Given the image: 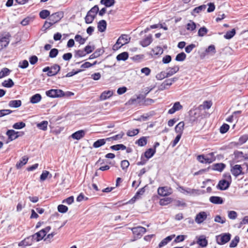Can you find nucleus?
<instances>
[{"label":"nucleus","instance_id":"obj_10","mask_svg":"<svg viewBox=\"0 0 248 248\" xmlns=\"http://www.w3.org/2000/svg\"><path fill=\"white\" fill-rule=\"evenodd\" d=\"M63 13L62 12H56L50 15L48 20L50 21L52 24H55L58 22L63 17Z\"/></svg>","mask_w":248,"mask_h":248},{"label":"nucleus","instance_id":"obj_24","mask_svg":"<svg viewBox=\"0 0 248 248\" xmlns=\"http://www.w3.org/2000/svg\"><path fill=\"white\" fill-rule=\"evenodd\" d=\"M208 156L205 157L204 156V163L210 164L216 160V157L214 155V153L211 152L207 155Z\"/></svg>","mask_w":248,"mask_h":248},{"label":"nucleus","instance_id":"obj_64","mask_svg":"<svg viewBox=\"0 0 248 248\" xmlns=\"http://www.w3.org/2000/svg\"><path fill=\"white\" fill-rule=\"evenodd\" d=\"M58 54V50L56 48L51 49L49 52V57L52 58H55Z\"/></svg>","mask_w":248,"mask_h":248},{"label":"nucleus","instance_id":"obj_62","mask_svg":"<svg viewBox=\"0 0 248 248\" xmlns=\"http://www.w3.org/2000/svg\"><path fill=\"white\" fill-rule=\"evenodd\" d=\"M248 140V135H244L241 136L239 139V143L240 144H243L247 142Z\"/></svg>","mask_w":248,"mask_h":248},{"label":"nucleus","instance_id":"obj_35","mask_svg":"<svg viewBox=\"0 0 248 248\" xmlns=\"http://www.w3.org/2000/svg\"><path fill=\"white\" fill-rule=\"evenodd\" d=\"M225 167L223 163H216L213 165V169L215 170L222 171Z\"/></svg>","mask_w":248,"mask_h":248},{"label":"nucleus","instance_id":"obj_3","mask_svg":"<svg viewBox=\"0 0 248 248\" xmlns=\"http://www.w3.org/2000/svg\"><path fill=\"white\" fill-rule=\"evenodd\" d=\"M231 238L229 233H223L216 236L217 243L220 245H224L228 242Z\"/></svg>","mask_w":248,"mask_h":248},{"label":"nucleus","instance_id":"obj_45","mask_svg":"<svg viewBox=\"0 0 248 248\" xmlns=\"http://www.w3.org/2000/svg\"><path fill=\"white\" fill-rule=\"evenodd\" d=\"M145 191V187H143L139 189V190L136 192L135 195L132 198V199H139L141 195H142Z\"/></svg>","mask_w":248,"mask_h":248},{"label":"nucleus","instance_id":"obj_8","mask_svg":"<svg viewBox=\"0 0 248 248\" xmlns=\"http://www.w3.org/2000/svg\"><path fill=\"white\" fill-rule=\"evenodd\" d=\"M8 137V141H11L17 139L19 136H22L24 134V132H16L14 130H8L6 133Z\"/></svg>","mask_w":248,"mask_h":248},{"label":"nucleus","instance_id":"obj_34","mask_svg":"<svg viewBox=\"0 0 248 248\" xmlns=\"http://www.w3.org/2000/svg\"><path fill=\"white\" fill-rule=\"evenodd\" d=\"M28 157H27L26 156H23L22 158V160H20L19 162H18L16 164V167L17 169L21 168L23 166L25 165L28 161Z\"/></svg>","mask_w":248,"mask_h":248},{"label":"nucleus","instance_id":"obj_42","mask_svg":"<svg viewBox=\"0 0 248 248\" xmlns=\"http://www.w3.org/2000/svg\"><path fill=\"white\" fill-rule=\"evenodd\" d=\"M50 12L47 10H43L39 13L40 17L42 19H46L50 16Z\"/></svg>","mask_w":248,"mask_h":248},{"label":"nucleus","instance_id":"obj_5","mask_svg":"<svg viewBox=\"0 0 248 248\" xmlns=\"http://www.w3.org/2000/svg\"><path fill=\"white\" fill-rule=\"evenodd\" d=\"M60 66L57 64L53 65L51 67H46L43 69L44 72H47V75L51 77L56 75L60 70Z\"/></svg>","mask_w":248,"mask_h":248},{"label":"nucleus","instance_id":"obj_38","mask_svg":"<svg viewBox=\"0 0 248 248\" xmlns=\"http://www.w3.org/2000/svg\"><path fill=\"white\" fill-rule=\"evenodd\" d=\"M147 142L146 137H142L136 141V144H137L139 146H144Z\"/></svg>","mask_w":248,"mask_h":248},{"label":"nucleus","instance_id":"obj_46","mask_svg":"<svg viewBox=\"0 0 248 248\" xmlns=\"http://www.w3.org/2000/svg\"><path fill=\"white\" fill-rule=\"evenodd\" d=\"M206 8V5H202L198 7H195L193 10V12L194 13L199 14L202 11H204Z\"/></svg>","mask_w":248,"mask_h":248},{"label":"nucleus","instance_id":"obj_12","mask_svg":"<svg viewBox=\"0 0 248 248\" xmlns=\"http://www.w3.org/2000/svg\"><path fill=\"white\" fill-rule=\"evenodd\" d=\"M231 171L232 174L235 177L240 175H243L244 173L243 172V168L240 165H235L231 168Z\"/></svg>","mask_w":248,"mask_h":248},{"label":"nucleus","instance_id":"obj_6","mask_svg":"<svg viewBox=\"0 0 248 248\" xmlns=\"http://www.w3.org/2000/svg\"><path fill=\"white\" fill-rule=\"evenodd\" d=\"M51 230L50 226H47L45 228L42 229L39 232L32 235V237L36 239L37 241H39L43 239L46 235V233Z\"/></svg>","mask_w":248,"mask_h":248},{"label":"nucleus","instance_id":"obj_48","mask_svg":"<svg viewBox=\"0 0 248 248\" xmlns=\"http://www.w3.org/2000/svg\"><path fill=\"white\" fill-rule=\"evenodd\" d=\"M50 175V177H51V174H50L49 172L47 170H44L40 175V179L41 181H45L48 175Z\"/></svg>","mask_w":248,"mask_h":248},{"label":"nucleus","instance_id":"obj_23","mask_svg":"<svg viewBox=\"0 0 248 248\" xmlns=\"http://www.w3.org/2000/svg\"><path fill=\"white\" fill-rule=\"evenodd\" d=\"M179 70V67L178 65H175L172 67H169L167 69L168 72H167L168 77H170L175 73H176Z\"/></svg>","mask_w":248,"mask_h":248},{"label":"nucleus","instance_id":"obj_40","mask_svg":"<svg viewBox=\"0 0 248 248\" xmlns=\"http://www.w3.org/2000/svg\"><path fill=\"white\" fill-rule=\"evenodd\" d=\"M14 85V83L11 78H9L8 80H5L2 83V85L6 88H11L13 87Z\"/></svg>","mask_w":248,"mask_h":248},{"label":"nucleus","instance_id":"obj_27","mask_svg":"<svg viewBox=\"0 0 248 248\" xmlns=\"http://www.w3.org/2000/svg\"><path fill=\"white\" fill-rule=\"evenodd\" d=\"M209 201L211 202L217 204H222L223 202L222 198L218 196H211L209 198Z\"/></svg>","mask_w":248,"mask_h":248},{"label":"nucleus","instance_id":"obj_55","mask_svg":"<svg viewBox=\"0 0 248 248\" xmlns=\"http://www.w3.org/2000/svg\"><path fill=\"white\" fill-rule=\"evenodd\" d=\"M10 70L7 68H3L0 71V78H2L7 75H8L10 73Z\"/></svg>","mask_w":248,"mask_h":248},{"label":"nucleus","instance_id":"obj_15","mask_svg":"<svg viewBox=\"0 0 248 248\" xmlns=\"http://www.w3.org/2000/svg\"><path fill=\"white\" fill-rule=\"evenodd\" d=\"M230 184L231 183L227 182V180L222 179L219 181L217 187L220 190H226L230 186Z\"/></svg>","mask_w":248,"mask_h":248},{"label":"nucleus","instance_id":"obj_19","mask_svg":"<svg viewBox=\"0 0 248 248\" xmlns=\"http://www.w3.org/2000/svg\"><path fill=\"white\" fill-rule=\"evenodd\" d=\"M207 217V215L205 212H202L198 214L195 217V221L198 223H202Z\"/></svg>","mask_w":248,"mask_h":248},{"label":"nucleus","instance_id":"obj_59","mask_svg":"<svg viewBox=\"0 0 248 248\" xmlns=\"http://www.w3.org/2000/svg\"><path fill=\"white\" fill-rule=\"evenodd\" d=\"M207 32L208 30L205 27H202L198 31V35L202 37L203 36L207 33Z\"/></svg>","mask_w":248,"mask_h":248},{"label":"nucleus","instance_id":"obj_58","mask_svg":"<svg viewBox=\"0 0 248 248\" xmlns=\"http://www.w3.org/2000/svg\"><path fill=\"white\" fill-rule=\"evenodd\" d=\"M129 166V162L127 160H122L121 162V167L123 170H126Z\"/></svg>","mask_w":248,"mask_h":248},{"label":"nucleus","instance_id":"obj_51","mask_svg":"<svg viewBox=\"0 0 248 248\" xmlns=\"http://www.w3.org/2000/svg\"><path fill=\"white\" fill-rule=\"evenodd\" d=\"M168 78L167 72L161 71L156 75V78L158 80H162L165 78Z\"/></svg>","mask_w":248,"mask_h":248},{"label":"nucleus","instance_id":"obj_63","mask_svg":"<svg viewBox=\"0 0 248 248\" xmlns=\"http://www.w3.org/2000/svg\"><path fill=\"white\" fill-rule=\"evenodd\" d=\"M13 112L10 109H1L0 110V117L9 115Z\"/></svg>","mask_w":248,"mask_h":248},{"label":"nucleus","instance_id":"obj_61","mask_svg":"<svg viewBox=\"0 0 248 248\" xmlns=\"http://www.w3.org/2000/svg\"><path fill=\"white\" fill-rule=\"evenodd\" d=\"M68 207L63 204H60L58 206V210L62 213H65L68 211Z\"/></svg>","mask_w":248,"mask_h":248},{"label":"nucleus","instance_id":"obj_33","mask_svg":"<svg viewBox=\"0 0 248 248\" xmlns=\"http://www.w3.org/2000/svg\"><path fill=\"white\" fill-rule=\"evenodd\" d=\"M172 202V199L170 197L164 198L159 200V204L161 206L167 205Z\"/></svg>","mask_w":248,"mask_h":248},{"label":"nucleus","instance_id":"obj_36","mask_svg":"<svg viewBox=\"0 0 248 248\" xmlns=\"http://www.w3.org/2000/svg\"><path fill=\"white\" fill-rule=\"evenodd\" d=\"M124 135V132H122L121 133H120L117 135H116L114 136L107 138V141L117 140L122 139Z\"/></svg>","mask_w":248,"mask_h":248},{"label":"nucleus","instance_id":"obj_2","mask_svg":"<svg viewBox=\"0 0 248 248\" xmlns=\"http://www.w3.org/2000/svg\"><path fill=\"white\" fill-rule=\"evenodd\" d=\"M127 37V35L126 34H123L120 36L117 40L115 44L113 46L112 49L114 51L117 50L123 46L127 44L129 42Z\"/></svg>","mask_w":248,"mask_h":248},{"label":"nucleus","instance_id":"obj_47","mask_svg":"<svg viewBox=\"0 0 248 248\" xmlns=\"http://www.w3.org/2000/svg\"><path fill=\"white\" fill-rule=\"evenodd\" d=\"M186 58V54L184 52H181L177 54L175 58V60L178 62L184 61Z\"/></svg>","mask_w":248,"mask_h":248},{"label":"nucleus","instance_id":"obj_37","mask_svg":"<svg viewBox=\"0 0 248 248\" xmlns=\"http://www.w3.org/2000/svg\"><path fill=\"white\" fill-rule=\"evenodd\" d=\"M196 28L195 23L192 20H189V22L186 24V29L188 31H193Z\"/></svg>","mask_w":248,"mask_h":248},{"label":"nucleus","instance_id":"obj_53","mask_svg":"<svg viewBox=\"0 0 248 248\" xmlns=\"http://www.w3.org/2000/svg\"><path fill=\"white\" fill-rule=\"evenodd\" d=\"M197 243L200 246L205 247L207 245L208 242L205 238H200L197 241Z\"/></svg>","mask_w":248,"mask_h":248},{"label":"nucleus","instance_id":"obj_29","mask_svg":"<svg viewBox=\"0 0 248 248\" xmlns=\"http://www.w3.org/2000/svg\"><path fill=\"white\" fill-rule=\"evenodd\" d=\"M22 102L20 100H11L9 102V106L11 108H18L21 106Z\"/></svg>","mask_w":248,"mask_h":248},{"label":"nucleus","instance_id":"obj_30","mask_svg":"<svg viewBox=\"0 0 248 248\" xmlns=\"http://www.w3.org/2000/svg\"><path fill=\"white\" fill-rule=\"evenodd\" d=\"M41 99V95L39 93H36L30 98V102L32 104H36L39 102Z\"/></svg>","mask_w":248,"mask_h":248},{"label":"nucleus","instance_id":"obj_4","mask_svg":"<svg viewBox=\"0 0 248 248\" xmlns=\"http://www.w3.org/2000/svg\"><path fill=\"white\" fill-rule=\"evenodd\" d=\"M46 94L51 98H58L65 95L64 92L61 89H51L46 92Z\"/></svg>","mask_w":248,"mask_h":248},{"label":"nucleus","instance_id":"obj_49","mask_svg":"<svg viewBox=\"0 0 248 248\" xmlns=\"http://www.w3.org/2000/svg\"><path fill=\"white\" fill-rule=\"evenodd\" d=\"M229 125L227 124H223L220 127L219 131L221 134H224L229 130Z\"/></svg>","mask_w":248,"mask_h":248},{"label":"nucleus","instance_id":"obj_25","mask_svg":"<svg viewBox=\"0 0 248 248\" xmlns=\"http://www.w3.org/2000/svg\"><path fill=\"white\" fill-rule=\"evenodd\" d=\"M9 39L5 37H0V50L6 47L9 44Z\"/></svg>","mask_w":248,"mask_h":248},{"label":"nucleus","instance_id":"obj_52","mask_svg":"<svg viewBox=\"0 0 248 248\" xmlns=\"http://www.w3.org/2000/svg\"><path fill=\"white\" fill-rule=\"evenodd\" d=\"M25 126H26L25 123H24L22 122H17V123L14 124L13 125V127L16 129H20L24 128V127H25Z\"/></svg>","mask_w":248,"mask_h":248},{"label":"nucleus","instance_id":"obj_13","mask_svg":"<svg viewBox=\"0 0 248 248\" xmlns=\"http://www.w3.org/2000/svg\"><path fill=\"white\" fill-rule=\"evenodd\" d=\"M34 239V238L32 237V235L30 236H29V237L25 238L24 240H22L21 241H20L18 243V246L26 247V246H31L33 242Z\"/></svg>","mask_w":248,"mask_h":248},{"label":"nucleus","instance_id":"obj_41","mask_svg":"<svg viewBox=\"0 0 248 248\" xmlns=\"http://www.w3.org/2000/svg\"><path fill=\"white\" fill-rule=\"evenodd\" d=\"M48 122L46 121H44L41 123L38 124L37 126L40 129L46 131L47 130Z\"/></svg>","mask_w":248,"mask_h":248},{"label":"nucleus","instance_id":"obj_9","mask_svg":"<svg viewBox=\"0 0 248 248\" xmlns=\"http://www.w3.org/2000/svg\"><path fill=\"white\" fill-rule=\"evenodd\" d=\"M157 193L161 196H168L172 193V189L168 186H160L157 189Z\"/></svg>","mask_w":248,"mask_h":248},{"label":"nucleus","instance_id":"obj_14","mask_svg":"<svg viewBox=\"0 0 248 248\" xmlns=\"http://www.w3.org/2000/svg\"><path fill=\"white\" fill-rule=\"evenodd\" d=\"M152 42V34H149L140 42V44L143 47H147L149 46Z\"/></svg>","mask_w":248,"mask_h":248},{"label":"nucleus","instance_id":"obj_11","mask_svg":"<svg viewBox=\"0 0 248 248\" xmlns=\"http://www.w3.org/2000/svg\"><path fill=\"white\" fill-rule=\"evenodd\" d=\"M132 232L135 238H140L146 231L144 227L138 226L132 229Z\"/></svg>","mask_w":248,"mask_h":248},{"label":"nucleus","instance_id":"obj_20","mask_svg":"<svg viewBox=\"0 0 248 248\" xmlns=\"http://www.w3.org/2000/svg\"><path fill=\"white\" fill-rule=\"evenodd\" d=\"M185 123L183 121L179 122L175 127V131L177 135H182L184 130Z\"/></svg>","mask_w":248,"mask_h":248},{"label":"nucleus","instance_id":"obj_54","mask_svg":"<svg viewBox=\"0 0 248 248\" xmlns=\"http://www.w3.org/2000/svg\"><path fill=\"white\" fill-rule=\"evenodd\" d=\"M75 40L78 42L80 45H83L86 42V39L82 37L80 35L77 34L75 36Z\"/></svg>","mask_w":248,"mask_h":248},{"label":"nucleus","instance_id":"obj_21","mask_svg":"<svg viewBox=\"0 0 248 248\" xmlns=\"http://www.w3.org/2000/svg\"><path fill=\"white\" fill-rule=\"evenodd\" d=\"M112 91H105L100 95L101 100H105L111 97L113 95Z\"/></svg>","mask_w":248,"mask_h":248},{"label":"nucleus","instance_id":"obj_32","mask_svg":"<svg viewBox=\"0 0 248 248\" xmlns=\"http://www.w3.org/2000/svg\"><path fill=\"white\" fill-rule=\"evenodd\" d=\"M128 53L127 52H124L118 54L116 57V59L118 61H125L128 58Z\"/></svg>","mask_w":248,"mask_h":248},{"label":"nucleus","instance_id":"obj_60","mask_svg":"<svg viewBox=\"0 0 248 248\" xmlns=\"http://www.w3.org/2000/svg\"><path fill=\"white\" fill-rule=\"evenodd\" d=\"M139 133V129H135L131 130H128L127 132V135L129 137H133L137 135Z\"/></svg>","mask_w":248,"mask_h":248},{"label":"nucleus","instance_id":"obj_31","mask_svg":"<svg viewBox=\"0 0 248 248\" xmlns=\"http://www.w3.org/2000/svg\"><path fill=\"white\" fill-rule=\"evenodd\" d=\"M107 140V138L106 139H99L95 141L93 143V147L95 148H99L103 145H104L105 143Z\"/></svg>","mask_w":248,"mask_h":248},{"label":"nucleus","instance_id":"obj_18","mask_svg":"<svg viewBox=\"0 0 248 248\" xmlns=\"http://www.w3.org/2000/svg\"><path fill=\"white\" fill-rule=\"evenodd\" d=\"M85 135V132L83 130H78L71 135V137L73 139L79 140L83 138Z\"/></svg>","mask_w":248,"mask_h":248},{"label":"nucleus","instance_id":"obj_56","mask_svg":"<svg viewBox=\"0 0 248 248\" xmlns=\"http://www.w3.org/2000/svg\"><path fill=\"white\" fill-rule=\"evenodd\" d=\"M101 3L106 7H110L114 3V0H101Z\"/></svg>","mask_w":248,"mask_h":248},{"label":"nucleus","instance_id":"obj_22","mask_svg":"<svg viewBox=\"0 0 248 248\" xmlns=\"http://www.w3.org/2000/svg\"><path fill=\"white\" fill-rule=\"evenodd\" d=\"M163 50L160 46H155L152 49L151 55L152 56H159L163 53Z\"/></svg>","mask_w":248,"mask_h":248},{"label":"nucleus","instance_id":"obj_44","mask_svg":"<svg viewBox=\"0 0 248 248\" xmlns=\"http://www.w3.org/2000/svg\"><path fill=\"white\" fill-rule=\"evenodd\" d=\"M110 148L112 150L118 151L119 150H125L126 148V147L124 145V144H117L112 145L110 147Z\"/></svg>","mask_w":248,"mask_h":248},{"label":"nucleus","instance_id":"obj_1","mask_svg":"<svg viewBox=\"0 0 248 248\" xmlns=\"http://www.w3.org/2000/svg\"><path fill=\"white\" fill-rule=\"evenodd\" d=\"M99 11V7L97 5H95L92 7L87 14L85 17V21L87 24L92 23L97 13Z\"/></svg>","mask_w":248,"mask_h":248},{"label":"nucleus","instance_id":"obj_43","mask_svg":"<svg viewBox=\"0 0 248 248\" xmlns=\"http://www.w3.org/2000/svg\"><path fill=\"white\" fill-rule=\"evenodd\" d=\"M212 106V102L211 101H205L203 104L200 106V107H202L203 109H208Z\"/></svg>","mask_w":248,"mask_h":248},{"label":"nucleus","instance_id":"obj_17","mask_svg":"<svg viewBox=\"0 0 248 248\" xmlns=\"http://www.w3.org/2000/svg\"><path fill=\"white\" fill-rule=\"evenodd\" d=\"M183 108V106L180 104L179 102H176L173 107L170 108L168 111L169 114H173L176 111L180 110Z\"/></svg>","mask_w":248,"mask_h":248},{"label":"nucleus","instance_id":"obj_28","mask_svg":"<svg viewBox=\"0 0 248 248\" xmlns=\"http://www.w3.org/2000/svg\"><path fill=\"white\" fill-rule=\"evenodd\" d=\"M155 149H148L144 152L143 156H144V157L149 159L155 155Z\"/></svg>","mask_w":248,"mask_h":248},{"label":"nucleus","instance_id":"obj_26","mask_svg":"<svg viewBox=\"0 0 248 248\" xmlns=\"http://www.w3.org/2000/svg\"><path fill=\"white\" fill-rule=\"evenodd\" d=\"M107 22L105 20H101L99 21L97 24V29L100 32H104L106 30Z\"/></svg>","mask_w":248,"mask_h":248},{"label":"nucleus","instance_id":"obj_50","mask_svg":"<svg viewBox=\"0 0 248 248\" xmlns=\"http://www.w3.org/2000/svg\"><path fill=\"white\" fill-rule=\"evenodd\" d=\"M239 241V237L238 236H236L233 239H232L230 243V248H235L237 246Z\"/></svg>","mask_w":248,"mask_h":248},{"label":"nucleus","instance_id":"obj_39","mask_svg":"<svg viewBox=\"0 0 248 248\" xmlns=\"http://www.w3.org/2000/svg\"><path fill=\"white\" fill-rule=\"evenodd\" d=\"M235 33V30L233 29L231 31H228L224 35V37L226 39H230L234 36Z\"/></svg>","mask_w":248,"mask_h":248},{"label":"nucleus","instance_id":"obj_57","mask_svg":"<svg viewBox=\"0 0 248 248\" xmlns=\"http://www.w3.org/2000/svg\"><path fill=\"white\" fill-rule=\"evenodd\" d=\"M96 62H94L93 63H91L90 62H85V63H84L83 64H82L80 67L81 68V70H82V71L84 70V69H86V68H88L90 67H91L93 65H94L95 64H96Z\"/></svg>","mask_w":248,"mask_h":248},{"label":"nucleus","instance_id":"obj_7","mask_svg":"<svg viewBox=\"0 0 248 248\" xmlns=\"http://www.w3.org/2000/svg\"><path fill=\"white\" fill-rule=\"evenodd\" d=\"M177 80L178 78L176 77L166 79L159 85L158 90L159 91H163L169 89L170 87Z\"/></svg>","mask_w":248,"mask_h":248},{"label":"nucleus","instance_id":"obj_16","mask_svg":"<svg viewBox=\"0 0 248 248\" xmlns=\"http://www.w3.org/2000/svg\"><path fill=\"white\" fill-rule=\"evenodd\" d=\"M175 236V234H172L167 236L165 238L163 239L159 244L158 246L156 248H161V247L166 245L169 242H170L172 239Z\"/></svg>","mask_w":248,"mask_h":248}]
</instances>
